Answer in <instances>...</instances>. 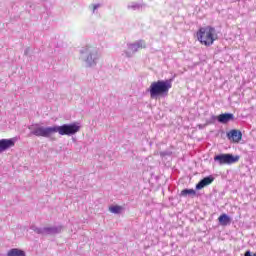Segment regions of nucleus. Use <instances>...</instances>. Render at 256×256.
<instances>
[{"label": "nucleus", "instance_id": "f257e3e1", "mask_svg": "<svg viewBox=\"0 0 256 256\" xmlns=\"http://www.w3.org/2000/svg\"><path fill=\"white\" fill-rule=\"evenodd\" d=\"M28 129L30 131V135H34L35 137H44L45 139H51L55 133H58L59 135H67L68 137H71L72 135H76V133H79L81 131V126L78 122H73L70 124H63L61 126L54 125V126H41V124L36 123L28 126Z\"/></svg>", "mask_w": 256, "mask_h": 256}, {"label": "nucleus", "instance_id": "f03ea898", "mask_svg": "<svg viewBox=\"0 0 256 256\" xmlns=\"http://www.w3.org/2000/svg\"><path fill=\"white\" fill-rule=\"evenodd\" d=\"M173 79L168 80H158L152 82L148 92L150 93V97L152 99H165V97H169V89L173 87Z\"/></svg>", "mask_w": 256, "mask_h": 256}, {"label": "nucleus", "instance_id": "7ed1b4c3", "mask_svg": "<svg viewBox=\"0 0 256 256\" xmlns=\"http://www.w3.org/2000/svg\"><path fill=\"white\" fill-rule=\"evenodd\" d=\"M82 60L86 63V67H97L99 59H101V52L99 48L93 46H86L80 50Z\"/></svg>", "mask_w": 256, "mask_h": 256}, {"label": "nucleus", "instance_id": "20e7f679", "mask_svg": "<svg viewBox=\"0 0 256 256\" xmlns=\"http://www.w3.org/2000/svg\"><path fill=\"white\" fill-rule=\"evenodd\" d=\"M215 33V28L211 26L202 27L197 32V39L202 45L211 47L215 43V39H217Z\"/></svg>", "mask_w": 256, "mask_h": 256}, {"label": "nucleus", "instance_id": "39448f33", "mask_svg": "<svg viewBox=\"0 0 256 256\" xmlns=\"http://www.w3.org/2000/svg\"><path fill=\"white\" fill-rule=\"evenodd\" d=\"M241 159L240 155H233L231 153H221L214 156V163L218 165H234V163H239Z\"/></svg>", "mask_w": 256, "mask_h": 256}, {"label": "nucleus", "instance_id": "423d86ee", "mask_svg": "<svg viewBox=\"0 0 256 256\" xmlns=\"http://www.w3.org/2000/svg\"><path fill=\"white\" fill-rule=\"evenodd\" d=\"M30 229L31 231H34V233H37V235H59V233H63V225L43 228L32 225Z\"/></svg>", "mask_w": 256, "mask_h": 256}, {"label": "nucleus", "instance_id": "0eeeda50", "mask_svg": "<svg viewBox=\"0 0 256 256\" xmlns=\"http://www.w3.org/2000/svg\"><path fill=\"white\" fill-rule=\"evenodd\" d=\"M146 47L145 41L138 40L134 43L127 44L128 50L124 51V54L126 57L131 58L137 51H139V49H145Z\"/></svg>", "mask_w": 256, "mask_h": 256}, {"label": "nucleus", "instance_id": "6e6552de", "mask_svg": "<svg viewBox=\"0 0 256 256\" xmlns=\"http://www.w3.org/2000/svg\"><path fill=\"white\" fill-rule=\"evenodd\" d=\"M11 147H15V138L0 140V153L7 151V149H11Z\"/></svg>", "mask_w": 256, "mask_h": 256}, {"label": "nucleus", "instance_id": "1a4fd4ad", "mask_svg": "<svg viewBox=\"0 0 256 256\" xmlns=\"http://www.w3.org/2000/svg\"><path fill=\"white\" fill-rule=\"evenodd\" d=\"M213 181H215V177H213L211 175L204 177L202 180H200L196 184V190L201 191V189H203L204 187H207V185H211V183H213Z\"/></svg>", "mask_w": 256, "mask_h": 256}, {"label": "nucleus", "instance_id": "9d476101", "mask_svg": "<svg viewBox=\"0 0 256 256\" xmlns=\"http://www.w3.org/2000/svg\"><path fill=\"white\" fill-rule=\"evenodd\" d=\"M230 121H235V115H233V113H223L218 115V123L227 125Z\"/></svg>", "mask_w": 256, "mask_h": 256}, {"label": "nucleus", "instance_id": "9b49d317", "mask_svg": "<svg viewBox=\"0 0 256 256\" xmlns=\"http://www.w3.org/2000/svg\"><path fill=\"white\" fill-rule=\"evenodd\" d=\"M227 137L228 139H232L234 143H239V141H241V139L243 138V133H241V131L239 130L233 129L227 133Z\"/></svg>", "mask_w": 256, "mask_h": 256}, {"label": "nucleus", "instance_id": "f8f14e48", "mask_svg": "<svg viewBox=\"0 0 256 256\" xmlns=\"http://www.w3.org/2000/svg\"><path fill=\"white\" fill-rule=\"evenodd\" d=\"M218 221L222 227H227V225H231V217L227 214H222L219 216Z\"/></svg>", "mask_w": 256, "mask_h": 256}, {"label": "nucleus", "instance_id": "ddd939ff", "mask_svg": "<svg viewBox=\"0 0 256 256\" xmlns=\"http://www.w3.org/2000/svg\"><path fill=\"white\" fill-rule=\"evenodd\" d=\"M7 256H27V254L19 248H12L7 252Z\"/></svg>", "mask_w": 256, "mask_h": 256}, {"label": "nucleus", "instance_id": "4468645a", "mask_svg": "<svg viewBox=\"0 0 256 256\" xmlns=\"http://www.w3.org/2000/svg\"><path fill=\"white\" fill-rule=\"evenodd\" d=\"M197 195V191L194 189H183L180 193V197H195Z\"/></svg>", "mask_w": 256, "mask_h": 256}, {"label": "nucleus", "instance_id": "2eb2a0df", "mask_svg": "<svg viewBox=\"0 0 256 256\" xmlns=\"http://www.w3.org/2000/svg\"><path fill=\"white\" fill-rule=\"evenodd\" d=\"M127 9L129 11H139V10L143 9V4H139L137 2H130L127 5Z\"/></svg>", "mask_w": 256, "mask_h": 256}, {"label": "nucleus", "instance_id": "dca6fc26", "mask_svg": "<svg viewBox=\"0 0 256 256\" xmlns=\"http://www.w3.org/2000/svg\"><path fill=\"white\" fill-rule=\"evenodd\" d=\"M123 211V207L119 205H113L109 207V212L114 213V215H119Z\"/></svg>", "mask_w": 256, "mask_h": 256}, {"label": "nucleus", "instance_id": "f3484780", "mask_svg": "<svg viewBox=\"0 0 256 256\" xmlns=\"http://www.w3.org/2000/svg\"><path fill=\"white\" fill-rule=\"evenodd\" d=\"M100 7H102L101 3L90 4L89 9H90V11H92V15H97V13H99Z\"/></svg>", "mask_w": 256, "mask_h": 256}, {"label": "nucleus", "instance_id": "a211bd4d", "mask_svg": "<svg viewBox=\"0 0 256 256\" xmlns=\"http://www.w3.org/2000/svg\"><path fill=\"white\" fill-rule=\"evenodd\" d=\"M215 121H219V116L212 115L206 120V125H214Z\"/></svg>", "mask_w": 256, "mask_h": 256}, {"label": "nucleus", "instance_id": "6ab92c4d", "mask_svg": "<svg viewBox=\"0 0 256 256\" xmlns=\"http://www.w3.org/2000/svg\"><path fill=\"white\" fill-rule=\"evenodd\" d=\"M160 157H171V155H173V152L171 150H165V151H161L159 153Z\"/></svg>", "mask_w": 256, "mask_h": 256}, {"label": "nucleus", "instance_id": "aec40b11", "mask_svg": "<svg viewBox=\"0 0 256 256\" xmlns=\"http://www.w3.org/2000/svg\"><path fill=\"white\" fill-rule=\"evenodd\" d=\"M24 55H25L26 57H30V56H31V48H30V47H28V48H26V49L24 50Z\"/></svg>", "mask_w": 256, "mask_h": 256}, {"label": "nucleus", "instance_id": "412c9836", "mask_svg": "<svg viewBox=\"0 0 256 256\" xmlns=\"http://www.w3.org/2000/svg\"><path fill=\"white\" fill-rule=\"evenodd\" d=\"M244 256H256V253L253 254V253H251L250 250H247V251L245 252Z\"/></svg>", "mask_w": 256, "mask_h": 256}, {"label": "nucleus", "instance_id": "4be33fe9", "mask_svg": "<svg viewBox=\"0 0 256 256\" xmlns=\"http://www.w3.org/2000/svg\"><path fill=\"white\" fill-rule=\"evenodd\" d=\"M198 127H199V129H205V127H207V124H204V125L200 124V125H198Z\"/></svg>", "mask_w": 256, "mask_h": 256}]
</instances>
